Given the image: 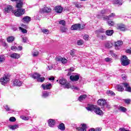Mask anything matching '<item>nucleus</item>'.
I'll list each match as a JSON object with an SVG mask.
<instances>
[{
    "instance_id": "f257e3e1",
    "label": "nucleus",
    "mask_w": 131,
    "mask_h": 131,
    "mask_svg": "<svg viewBox=\"0 0 131 131\" xmlns=\"http://www.w3.org/2000/svg\"><path fill=\"white\" fill-rule=\"evenodd\" d=\"M22 7H23V2H19V3L16 4V8H17V11H14L13 13L16 17H20V16H22V15H24L25 14V9H21Z\"/></svg>"
},
{
    "instance_id": "f03ea898",
    "label": "nucleus",
    "mask_w": 131,
    "mask_h": 131,
    "mask_svg": "<svg viewBox=\"0 0 131 131\" xmlns=\"http://www.w3.org/2000/svg\"><path fill=\"white\" fill-rule=\"evenodd\" d=\"M86 110L88 111H94L95 113L97 115H103V111L99 107H97V105L93 104H88L86 107Z\"/></svg>"
},
{
    "instance_id": "7ed1b4c3",
    "label": "nucleus",
    "mask_w": 131,
    "mask_h": 131,
    "mask_svg": "<svg viewBox=\"0 0 131 131\" xmlns=\"http://www.w3.org/2000/svg\"><path fill=\"white\" fill-rule=\"evenodd\" d=\"M9 81H10V76L7 74L0 79V82L3 85H6Z\"/></svg>"
},
{
    "instance_id": "20e7f679",
    "label": "nucleus",
    "mask_w": 131,
    "mask_h": 131,
    "mask_svg": "<svg viewBox=\"0 0 131 131\" xmlns=\"http://www.w3.org/2000/svg\"><path fill=\"white\" fill-rule=\"evenodd\" d=\"M121 64L123 66H127V65H129L130 63V60H129L127 57L125 55H123L122 57V58L121 59Z\"/></svg>"
},
{
    "instance_id": "39448f33",
    "label": "nucleus",
    "mask_w": 131,
    "mask_h": 131,
    "mask_svg": "<svg viewBox=\"0 0 131 131\" xmlns=\"http://www.w3.org/2000/svg\"><path fill=\"white\" fill-rule=\"evenodd\" d=\"M59 83L61 85H63L66 89L70 88V83L67 82V80L64 78L59 80Z\"/></svg>"
},
{
    "instance_id": "423d86ee",
    "label": "nucleus",
    "mask_w": 131,
    "mask_h": 131,
    "mask_svg": "<svg viewBox=\"0 0 131 131\" xmlns=\"http://www.w3.org/2000/svg\"><path fill=\"white\" fill-rule=\"evenodd\" d=\"M84 28V25L81 26L80 24H76L71 26V29L72 30H77L78 29H83Z\"/></svg>"
},
{
    "instance_id": "0eeeda50",
    "label": "nucleus",
    "mask_w": 131,
    "mask_h": 131,
    "mask_svg": "<svg viewBox=\"0 0 131 131\" xmlns=\"http://www.w3.org/2000/svg\"><path fill=\"white\" fill-rule=\"evenodd\" d=\"M70 79H71L72 81H78V80L79 79V74H75L70 76Z\"/></svg>"
},
{
    "instance_id": "6e6552de",
    "label": "nucleus",
    "mask_w": 131,
    "mask_h": 131,
    "mask_svg": "<svg viewBox=\"0 0 131 131\" xmlns=\"http://www.w3.org/2000/svg\"><path fill=\"white\" fill-rule=\"evenodd\" d=\"M56 61L58 62H61L62 64H66L67 62H68V60L66 59L65 58H63L61 56H58L56 58Z\"/></svg>"
},
{
    "instance_id": "1a4fd4ad",
    "label": "nucleus",
    "mask_w": 131,
    "mask_h": 131,
    "mask_svg": "<svg viewBox=\"0 0 131 131\" xmlns=\"http://www.w3.org/2000/svg\"><path fill=\"white\" fill-rule=\"evenodd\" d=\"M52 9L50 8L45 7L39 10V13H50Z\"/></svg>"
},
{
    "instance_id": "9d476101",
    "label": "nucleus",
    "mask_w": 131,
    "mask_h": 131,
    "mask_svg": "<svg viewBox=\"0 0 131 131\" xmlns=\"http://www.w3.org/2000/svg\"><path fill=\"white\" fill-rule=\"evenodd\" d=\"M41 88H42V89H43V90H51V89H52V88H53V86L52 85V84H51V83H49L47 84H42L41 85Z\"/></svg>"
},
{
    "instance_id": "9b49d317",
    "label": "nucleus",
    "mask_w": 131,
    "mask_h": 131,
    "mask_svg": "<svg viewBox=\"0 0 131 131\" xmlns=\"http://www.w3.org/2000/svg\"><path fill=\"white\" fill-rule=\"evenodd\" d=\"M13 83L14 85L16 86H21V85H22V81L17 79H15L13 80Z\"/></svg>"
},
{
    "instance_id": "f8f14e48",
    "label": "nucleus",
    "mask_w": 131,
    "mask_h": 131,
    "mask_svg": "<svg viewBox=\"0 0 131 131\" xmlns=\"http://www.w3.org/2000/svg\"><path fill=\"white\" fill-rule=\"evenodd\" d=\"M76 129H77V130L78 131H86V124H81L80 127H78L76 128Z\"/></svg>"
},
{
    "instance_id": "ddd939ff",
    "label": "nucleus",
    "mask_w": 131,
    "mask_h": 131,
    "mask_svg": "<svg viewBox=\"0 0 131 131\" xmlns=\"http://www.w3.org/2000/svg\"><path fill=\"white\" fill-rule=\"evenodd\" d=\"M123 45V42L122 41L119 40L115 42V47L116 50H119L120 49V46Z\"/></svg>"
},
{
    "instance_id": "4468645a",
    "label": "nucleus",
    "mask_w": 131,
    "mask_h": 131,
    "mask_svg": "<svg viewBox=\"0 0 131 131\" xmlns=\"http://www.w3.org/2000/svg\"><path fill=\"white\" fill-rule=\"evenodd\" d=\"M55 11L56 13H58L59 14H61L62 12H63V8L61 6H56L54 8Z\"/></svg>"
},
{
    "instance_id": "2eb2a0df",
    "label": "nucleus",
    "mask_w": 131,
    "mask_h": 131,
    "mask_svg": "<svg viewBox=\"0 0 131 131\" xmlns=\"http://www.w3.org/2000/svg\"><path fill=\"white\" fill-rule=\"evenodd\" d=\"M49 126L50 127H53L55 124H56V121L55 120L50 119L48 120Z\"/></svg>"
},
{
    "instance_id": "dca6fc26",
    "label": "nucleus",
    "mask_w": 131,
    "mask_h": 131,
    "mask_svg": "<svg viewBox=\"0 0 131 131\" xmlns=\"http://www.w3.org/2000/svg\"><path fill=\"white\" fill-rule=\"evenodd\" d=\"M21 21L22 22H24V23H28L31 21V18L28 16H26L24 17Z\"/></svg>"
},
{
    "instance_id": "f3484780",
    "label": "nucleus",
    "mask_w": 131,
    "mask_h": 131,
    "mask_svg": "<svg viewBox=\"0 0 131 131\" xmlns=\"http://www.w3.org/2000/svg\"><path fill=\"white\" fill-rule=\"evenodd\" d=\"M117 29L121 31H124L125 30V26L123 24H118L117 25Z\"/></svg>"
},
{
    "instance_id": "a211bd4d",
    "label": "nucleus",
    "mask_w": 131,
    "mask_h": 131,
    "mask_svg": "<svg viewBox=\"0 0 131 131\" xmlns=\"http://www.w3.org/2000/svg\"><path fill=\"white\" fill-rule=\"evenodd\" d=\"M76 52V51L74 49H73L70 51V55L72 56V58H74V59H76V58L78 57V56H77V55L75 54Z\"/></svg>"
},
{
    "instance_id": "6ab92c4d",
    "label": "nucleus",
    "mask_w": 131,
    "mask_h": 131,
    "mask_svg": "<svg viewBox=\"0 0 131 131\" xmlns=\"http://www.w3.org/2000/svg\"><path fill=\"white\" fill-rule=\"evenodd\" d=\"M123 84L124 88H126L125 91H126V92H131V88L129 86V84L128 83H123Z\"/></svg>"
},
{
    "instance_id": "aec40b11",
    "label": "nucleus",
    "mask_w": 131,
    "mask_h": 131,
    "mask_svg": "<svg viewBox=\"0 0 131 131\" xmlns=\"http://www.w3.org/2000/svg\"><path fill=\"white\" fill-rule=\"evenodd\" d=\"M5 10L6 13H10V12H13V8L12 6H8L5 8Z\"/></svg>"
},
{
    "instance_id": "412c9836",
    "label": "nucleus",
    "mask_w": 131,
    "mask_h": 131,
    "mask_svg": "<svg viewBox=\"0 0 131 131\" xmlns=\"http://www.w3.org/2000/svg\"><path fill=\"white\" fill-rule=\"evenodd\" d=\"M106 104V100L105 99H99L98 101V104L99 106H105Z\"/></svg>"
},
{
    "instance_id": "4be33fe9",
    "label": "nucleus",
    "mask_w": 131,
    "mask_h": 131,
    "mask_svg": "<svg viewBox=\"0 0 131 131\" xmlns=\"http://www.w3.org/2000/svg\"><path fill=\"white\" fill-rule=\"evenodd\" d=\"M10 56L13 59H19V58H20V54L14 53L11 54Z\"/></svg>"
},
{
    "instance_id": "5701e85b",
    "label": "nucleus",
    "mask_w": 131,
    "mask_h": 131,
    "mask_svg": "<svg viewBox=\"0 0 131 131\" xmlns=\"http://www.w3.org/2000/svg\"><path fill=\"white\" fill-rule=\"evenodd\" d=\"M9 127L10 129H12V130H15V129H17V128H19V125L18 124H15L13 125H9Z\"/></svg>"
},
{
    "instance_id": "b1692460",
    "label": "nucleus",
    "mask_w": 131,
    "mask_h": 131,
    "mask_svg": "<svg viewBox=\"0 0 131 131\" xmlns=\"http://www.w3.org/2000/svg\"><path fill=\"white\" fill-rule=\"evenodd\" d=\"M113 3L118 6H121V5H122V1L120 0H113Z\"/></svg>"
},
{
    "instance_id": "393cba45",
    "label": "nucleus",
    "mask_w": 131,
    "mask_h": 131,
    "mask_svg": "<svg viewBox=\"0 0 131 131\" xmlns=\"http://www.w3.org/2000/svg\"><path fill=\"white\" fill-rule=\"evenodd\" d=\"M114 32L113 30H107L105 32V34H106V35H108V36H111V35L113 34Z\"/></svg>"
},
{
    "instance_id": "a878e982",
    "label": "nucleus",
    "mask_w": 131,
    "mask_h": 131,
    "mask_svg": "<svg viewBox=\"0 0 131 131\" xmlns=\"http://www.w3.org/2000/svg\"><path fill=\"white\" fill-rule=\"evenodd\" d=\"M104 32H105V30L103 29H101L96 31V33H97V36H98V37H100V35H99V34H100V33H104Z\"/></svg>"
},
{
    "instance_id": "bb28decb",
    "label": "nucleus",
    "mask_w": 131,
    "mask_h": 131,
    "mask_svg": "<svg viewBox=\"0 0 131 131\" xmlns=\"http://www.w3.org/2000/svg\"><path fill=\"white\" fill-rule=\"evenodd\" d=\"M32 77L34 78V79H37L40 77V75L37 73H35L34 74L32 75Z\"/></svg>"
},
{
    "instance_id": "cd10ccee",
    "label": "nucleus",
    "mask_w": 131,
    "mask_h": 131,
    "mask_svg": "<svg viewBox=\"0 0 131 131\" xmlns=\"http://www.w3.org/2000/svg\"><path fill=\"white\" fill-rule=\"evenodd\" d=\"M86 98V95H81L79 98H78V100L80 102H82V101H83L84 100H85V98Z\"/></svg>"
},
{
    "instance_id": "c85d7f7f",
    "label": "nucleus",
    "mask_w": 131,
    "mask_h": 131,
    "mask_svg": "<svg viewBox=\"0 0 131 131\" xmlns=\"http://www.w3.org/2000/svg\"><path fill=\"white\" fill-rule=\"evenodd\" d=\"M118 110L120 111H121V112L125 113L126 111H127V110H126V108L123 107V106H119L118 107Z\"/></svg>"
},
{
    "instance_id": "c756f323",
    "label": "nucleus",
    "mask_w": 131,
    "mask_h": 131,
    "mask_svg": "<svg viewBox=\"0 0 131 131\" xmlns=\"http://www.w3.org/2000/svg\"><path fill=\"white\" fill-rule=\"evenodd\" d=\"M15 39V37H14V36H9L7 38V41L8 42H13V41H14Z\"/></svg>"
},
{
    "instance_id": "7c9ffc66",
    "label": "nucleus",
    "mask_w": 131,
    "mask_h": 131,
    "mask_svg": "<svg viewBox=\"0 0 131 131\" xmlns=\"http://www.w3.org/2000/svg\"><path fill=\"white\" fill-rule=\"evenodd\" d=\"M58 128L60 129V130H64L65 129V125L62 123L59 124Z\"/></svg>"
},
{
    "instance_id": "2f4dec72",
    "label": "nucleus",
    "mask_w": 131,
    "mask_h": 131,
    "mask_svg": "<svg viewBox=\"0 0 131 131\" xmlns=\"http://www.w3.org/2000/svg\"><path fill=\"white\" fill-rule=\"evenodd\" d=\"M112 46H113V44L111 41L107 42L105 44L106 48H108V49L112 48Z\"/></svg>"
},
{
    "instance_id": "473e14b6",
    "label": "nucleus",
    "mask_w": 131,
    "mask_h": 131,
    "mask_svg": "<svg viewBox=\"0 0 131 131\" xmlns=\"http://www.w3.org/2000/svg\"><path fill=\"white\" fill-rule=\"evenodd\" d=\"M75 6L76 8H77L78 9H81V8H82V5H81V4L76 2L75 3Z\"/></svg>"
},
{
    "instance_id": "72a5a7b5",
    "label": "nucleus",
    "mask_w": 131,
    "mask_h": 131,
    "mask_svg": "<svg viewBox=\"0 0 131 131\" xmlns=\"http://www.w3.org/2000/svg\"><path fill=\"white\" fill-rule=\"evenodd\" d=\"M6 60V57L5 55H1L0 56V63H3V62H5Z\"/></svg>"
},
{
    "instance_id": "f704fd0d",
    "label": "nucleus",
    "mask_w": 131,
    "mask_h": 131,
    "mask_svg": "<svg viewBox=\"0 0 131 131\" xmlns=\"http://www.w3.org/2000/svg\"><path fill=\"white\" fill-rule=\"evenodd\" d=\"M117 89L118 90V92H122L124 89L123 87L120 85H117Z\"/></svg>"
},
{
    "instance_id": "c9c22d12",
    "label": "nucleus",
    "mask_w": 131,
    "mask_h": 131,
    "mask_svg": "<svg viewBox=\"0 0 131 131\" xmlns=\"http://www.w3.org/2000/svg\"><path fill=\"white\" fill-rule=\"evenodd\" d=\"M48 96H49V92L47 91H44L42 92V97L43 98H47Z\"/></svg>"
},
{
    "instance_id": "e433bc0d",
    "label": "nucleus",
    "mask_w": 131,
    "mask_h": 131,
    "mask_svg": "<svg viewBox=\"0 0 131 131\" xmlns=\"http://www.w3.org/2000/svg\"><path fill=\"white\" fill-rule=\"evenodd\" d=\"M107 23L108 26H114L115 25V23L113 21H107Z\"/></svg>"
},
{
    "instance_id": "4c0bfd02",
    "label": "nucleus",
    "mask_w": 131,
    "mask_h": 131,
    "mask_svg": "<svg viewBox=\"0 0 131 131\" xmlns=\"http://www.w3.org/2000/svg\"><path fill=\"white\" fill-rule=\"evenodd\" d=\"M37 80L39 82H43V81H45V77H39L37 78Z\"/></svg>"
},
{
    "instance_id": "58836bf2",
    "label": "nucleus",
    "mask_w": 131,
    "mask_h": 131,
    "mask_svg": "<svg viewBox=\"0 0 131 131\" xmlns=\"http://www.w3.org/2000/svg\"><path fill=\"white\" fill-rule=\"evenodd\" d=\"M19 30H21L23 33H27V30L26 29H23L22 27H20L19 28Z\"/></svg>"
},
{
    "instance_id": "ea45409f",
    "label": "nucleus",
    "mask_w": 131,
    "mask_h": 131,
    "mask_svg": "<svg viewBox=\"0 0 131 131\" xmlns=\"http://www.w3.org/2000/svg\"><path fill=\"white\" fill-rule=\"evenodd\" d=\"M0 42L2 46H4V47H7V43H6V40H5L4 39L1 40Z\"/></svg>"
},
{
    "instance_id": "a19ab883",
    "label": "nucleus",
    "mask_w": 131,
    "mask_h": 131,
    "mask_svg": "<svg viewBox=\"0 0 131 131\" xmlns=\"http://www.w3.org/2000/svg\"><path fill=\"white\" fill-rule=\"evenodd\" d=\"M32 55L33 57H37V56H38V51L35 50L33 52Z\"/></svg>"
},
{
    "instance_id": "79ce46f5",
    "label": "nucleus",
    "mask_w": 131,
    "mask_h": 131,
    "mask_svg": "<svg viewBox=\"0 0 131 131\" xmlns=\"http://www.w3.org/2000/svg\"><path fill=\"white\" fill-rule=\"evenodd\" d=\"M59 24H60V25H62L63 26H65L66 25V22L64 20H61L59 22Z\"/></svg>"
},
{
    "instance_id": "37998d69",
    "label": "nucleus",
    "mask_w": 131,
    "mask_h": 131,
    "mask_svg": "<svg viewBox=\"0 0 131 131\" xmlns=\"http://www.w3.org/2000/svg\"><path fill=\"white\" fill-rule=\"evenodd\" d=\"M9 121L11 122H15L16 121V118L14 117H11L9 118Z\"/></svg>"
},
{
    "instance_id": "c03bdc74",
    "label": "nucleus",
    "mask_w": 131,
    "mask_h": 131,
    "mask_svg": "<svg viewBox=\"0 0 131 131\" xmlns=\"http://www.w3.org/2000/svg\"><path fill=\"white\" fill-rule=\"evenodd\" d=\"M108 95H110V96H115V93L113 92V91H109L107 92Z\"/></svg>"
},
{
    "instance_id": "a18cd8bd",
    "label": "nucleus",
    "mask_w": 131,
    "mask_h": 131,
    "mask_svg": "<svg viewBox=\"0 0 131 131\" xmlns=\"http://www.w3.org/2000/svg\"><path fill=\"white\" fill-rule=\"evenodd\" d=\"M77 45H78V46H82V45H83V40H78Z\"/></svg>"
},
{
    "instance_id": "49530a36",
    "label": "nucleus",
    "mask_w": 131,
    "mask_h": 131,
    "mask_svg": "<svg viewBox=\"0 0 131 131\" xmlns=\"http://www.w3.org/2000/svg\"><path fill=\"white\" fill-rule=\"evenodd\" d=\"M20 118L23 119V120H28V119H29L28 117H25L24 116H21Z\"/></svg>"
},
{
    "instance_id": "de8ad7c7",
    "label": "nucleus",
    "mask_w": 131,
    "mask_h": 131,
    "mask_svg": "<svg viewBox=\"0 0 131 131\" xmlns=\"http://www.w3.org/2000/svg\"><path fill=\"white\" fill-rule=\"evenodd\" d=\"M22 39L23 42H27L28 41V38L26 37H23Z\"/></svg>"
},
{
    "instance_id": "09e8293b",
    "label": "nucleus",
    "mask_w": 131,
    "mask_h": 131,
    "mask_svg": "<svg viewBox=\"0 0 131 131\" xmlns=\"http://www.w3.org/2000/svg\"><path fill=\"white\" fill-rule=\"evenodd\" d=\"M42 32H43L45 34H48L49 32V30L47 29H44L42 30Z\"/></svg>"
},
{
    "instance_id": "8fccbe9b",
    "label": "nucleus",
    "mask_w": 131,
    "mask_h": 131,
    "mask_svg": "<svg viewBox=\"0 0 131 131\" xmlns=\"http://www.w3.org/2000/svg\"><path fill=\"white\" fill-rule=\"evenodd\" d=\"M70 88H71L72 89V90H76V91H78L79 90V88L76 87V86H71L70 85Z\"/></svg>"
},
{
    "instance_id": "3c124183",
    "label": "nucleus",
    "mask_w": 131,
    "mask_h": 131,
    "mask_svg": "<svg viewBox=\"0 0 131 131\" xmlns=\"http://www.w3.org/2000/svg\"><path fill=\"white\" fill-rule=\"evenodd\" d=\"M104 106L106 108H107V109H110V108H111V106L108 103L105 102V104H104Z\"/></svg>"
},
{
    "instance_id": "603ef678",
    "label": "nucleus",
    "mask_w": 131,
    "mask_h": 131,
    "mask_svg": "<svg viewBox=\"0 0 131 131\" xmlns=\"http://www.w3.org/2000/svg\"><path fill=\"white\" fill-rule=\"evenodd\" d=\"M5 109L6 110V111H11V109L9 107V106L5 105L4 106Z\"/></svg>"
},
{
    "instance_id": "864d4df0",
    "label": "nucleus",
    "mask_w": 131,
    "mask_h": 131,
    "mask_svg": "<svg viewBox=\"0 0 131 131\" xmlns=\"http://www.w3.org/2000/svg\"><path fill=\"white\" fill-rule=\"evenodd\" d=\"M89 35H85L84 36H83V39L85 40H89Z\"/></svg>"
},
{
    "instance_id": "5fc2aeb1",
    "label": "nucleus",
    "mask_w": 131,
    "mask_h": 131,
    "mask_svg": "<svg viewBox=\"0 0 131 131\" xmlns=\"http://www.w3.org/2000/svg\"><path fill=\"white\" fill-rule=\"evenodd\" d=\"M61 30L62 31V32H66V31H67V28L66 27L61 28Z\"/></svg>"
},
{
    "instance_id": "6e6d98bb",
    "label": "nucleus",
    "mask_w": 131,
    "mask_h": 131,
    "mask_svg": "<svg viewBox=\"0 0 131 131\" xmlns=\"http://www.w3.org/2000/svg\"><path fill=\"white\" fill-rule=\"evenodd\" d=\"M11 50L12 51H17V48L16 46H12L11 47Z\"/></svg>"
},
{
    "instance_id": "4d7b16f0",
    "label": "nucleus",
    "mask_w": 131,
    "mask_h": 131,
    "mask_svg": "<svg viewBox=\"0 0 131 131\" xmlns=\"http://www.w3.org/2000/svg\"><path fill=\"white\" fill-rule=\"evenodd\" d=\"M67 71H70L71 72H73V71H74V68L72 67L70 69L67 70Z\"/></svg>"
},
{
    "instance_id": "13d9d810",
    "label": "nucleus",
    "mask_w": 131,
    "mask_h": 131,
    "mask_svg": "<svg viewBox=\"0 0 131 131\" xmlns=\"http://www.w3.org/2000/svg\"><path fill=\"white\" fill-rule=\"evenodd\" d=\"M107 13V10H102L101 11V15H104V14H106Z\"/></svg>"
},
{
    "instance_id": "bf43d9fd",
    "label": "nucleus",
    "mask_w": 131,
    "mask_h": 131,
    "mask_svg": "<svg viewBox=\"0 0 131 131\" xmlns=\"http://www.w3.org/2000/svg\"><path fill=\"white\" fill-rule=\"evenodd\" d=\"M121 77L122 78V79H124V80H125V79H126V75L125 74H122L121 75Z\"/></svg>"
},
{
    "instance_id": "052dcab7",
    "label": "nucleus",
    "mask_w": 131,
    "mask_h": 131,
    "mask_svg": "<svg viewBox=\"0 0 131 131\" xmlns=\"http://www.w3.org/2000/svg\"><path fill=\"white\" fill-rule=\"evenodd\" d=\"M105 61H106V62H111V61H112V59L110 58H106L105 59Z\"/></svg>"
},
{
    "instance_id": "680f3d73",
    "label": "nucleus",
    "mask_w": 131,
    "mask_h": 131,
    "mask_svg": "<svg viewBox=\"0 0 131 131\" xmlns=\"http://www.w3.org/2000/svg\"><path fill=\"white\" fill-rule=\"evenodd\" d=\"M48 70H52L53 69V66L50 65L48 66Z\"/></svg>"
},
{
    "instance_id": "e2e57ef3",
    "label": "nucleus",
    "mask_w": 131,
    "mask_h": 131,
    "mask_svg": "<svg viewBox=\"0 0 131 131\" xmlns=\"http://www.w3.org/2000/svg\"><path fill=\"white\" fill-rule=\"evenodd\" d=\"M115 16V13H112L108 15L109 18H112Z\"/></svg>"
},
{
    "instance_id": "0e129e2a",
    "label": "nucleus",
    "mask_w": 131,
    "mask_h": 131,
    "mask_svg": "<svg viewBox=\"0 0 131 131\" xmlns=\"http://www.w3.org/2000/svg\"><path fill=\"white\" fill-rule=\"evenodd\" d=\"M126 54H129V55H131V50L129 49H128L127 50H126Z\"/></svg>"
},
{
    "instance_id": "69168bd1",
    "label": "nucleus",
    "mask_w": 131,
    "mask_h": 131,
    "mask_svg": "<svg viewBox=\"0 0 131 131\" xmlns=\"http://www.w3.org/2000/svg\"><path fill=\"white\" fill-rule=\"evenodd\" d=\"M109 16H104L103 17V20H109Z\"/></svg>"
},
{
    "instance_id": "338daca9",
    "label": "nucleus",
    "mask_w": 131,
    "mask_h": 131,
    "mask_svg": "<svg viewBox=\"0 0 131 131\" xmlns=\"http://www.w3.org/2000/svg\"><path fill=\"white\" fill-rule=\"evenodd\" d=\"M105 37V36L104 35H102L101 36H100V38L101 39H104Z\"/></svg>"
},
{
    "instance_id": "774afa93",
    "label": "nucleus",
    "mask_w": 131,
    "mask_h": 131,
    "mask_svg": "<svg viewBox=\"0 0 131 131\" xmlns=\"http://www.w3.org/2000/svg\"><path fill=\"white\" fill-rule=\"evenodd\" d=\"M95 131H101V128H96Z\"/></svg>"
}]
</instances>
